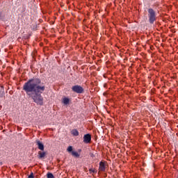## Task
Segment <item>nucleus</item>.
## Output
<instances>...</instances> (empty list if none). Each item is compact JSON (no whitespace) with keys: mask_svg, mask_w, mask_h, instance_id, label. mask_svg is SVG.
Segmentation results:
<instances>
[{"mask_svg":"<svg viewBox=\"0 0 178 178\" xmlns=\"http://www.w3.org/2000/svg\"><path fill=\"white\" fill-rule=\"evenodd\" d=\"M67 152H73V147L69 146L67 149Z\"/></svg>","mask_w":178,"mask_h":178,"instance_id":"12","label":"nucleus"},{"mask_svg":"<svg viewBox=\"0 0 178 178\" xmlns=\"http://www.w3.org/2000/svg\"><path fill=\"white\" fill-rule=\"evenodd\" d=\"M47 178H55V177L54 176V174L51 173V172H48L47 174Z\"/></svg>","mask_w":178,"mask_h":178,"instance_id":"11","label":"nucleus"},{"mask_svg":"<svg viewBox=\"0 0 178 178\" xmlns=\"http://www.w3.org/2000/svg\"><path fill=\"white\" fill-rule=\"evenodd\" d=\"M84 144H90L91 143V134H87L83 136Z\"/></svg>","mask_w":178,"mask_h":178,"instance_id":"4","label":"nucleus"},{"mask_svg":"<svg viewBox=\"0 0 178 178\" xmlns=\"http://www.w3.org/2000/svg\"><path fill=\"white\" fill-rule=\"evenodd\" d=\"M34 177V175H33V173H31L29 176V178H33Z\"/></svg>","mask_w":178,"mask_h":178,"instance_id":"14","label":"nucleus"},{"mask_svg":"<svg viewBox=\"0 0 178 178\" xmlns=\"http://www.w3.org/2000/svg\"><path fill=\"white\" fill-rule=\"evenodd\" d=\"M69 102H70V99L68 97H64L63 99V104H64V105H69Z\"/></svg>","mask_w":178,"mask_h":178,"instance_id":"8","label":"nucleus"},{"mask_svg":"<svg viewBox=\"0 0 178 178\" xmlns=\"http://www.w3.org/2000/svg\"><path fill=\"white\" fill-rule=\"evenodd\" d=\"M46 155H47V153L45 152L39 151L38 158V159H44Z\"/></svg>","mask_w":178,"mask_h":178,"instance_id":"6","label":"nucleus"},{"mask_svg":"<svg viewBox=\"0 0 178 178\" xmlns=\"http://www.w3.org/2000/svg\"><path fill=\"white\" fill-rule=\"evenodd\" d=\"M91 156H94V154H91Z\"/></svg>","mask_w":178,"mask_h":178,"instance_id":"15","label":"nucleus"},{"mask_svg":"<svg viewBox=\"0 0 178 178\" xmlns=\"http://www.w3.org/2000/svg\"><path fill=\"white\" fill-rule=\"evenodd\" d=\"M71 134H72V136L77 137V136H79V131H77V129H72Z\"/></svg>","mask_w":178,"mask_h":178,"instance_id":"9","label":"nucleus"},{"mask_svg":"<svg viewBox=\"0 0 178 178\" xmlns=\"http://www.w3.org/2000/svg\"><path fill=\"white\" fill-rule=\"evenodd\" d=\"M72 90L74 92H76V94H83L84 92V88L83 87L79 86V85H75L72 87Z\"/></svg>","mask_w":178,"mask_h":178,"instance_id":"3","label":"nucleus"},{"mask_svg":"<svg viewBox=\"0 0 178 178\" xmlns=\"http://www.w3.org/2000/svg\"><path fill=\"white\" fill-rule=\"evenodd\" d=\"M26 95L31 98L37 105L42 106L44 105V97L41 94L45 91V85L41 83V79L38 78L31 79L26 82L22 88Z\"/></svg>","mask_w":178,"mask_h":178,"instance_id":"1","label":"nucleus"},{"mask_svg":"<svg viewBox=\"0 0 178 178\" xmlns=\"http://www.w3.org/2000/svg\"><path fill=\"white\" fill-rule=\"evenodd\" d=\"M36 145H38V149H40V151H44V144L41 143V141L37 140H36Z\"/></svg>","mask_w":178,"mask_h":178,"instance_id":"5","label":"nucleus"},{"mask_svg":"<svg viewBox=\"0 0 178 178\" xmlns=\"http://www.w3.org/2000/svg\"><path fill=\"white\" fill-rule=\"evenodd\" d=\"M99 170H101L102 172H105L106 168H105V163L101 161L99 163Z\"/></svg>","mask_w":178,"mask_h":178,"instance_id":"7","label":"nucleus"},{"mask_svg":"<svg viewBox=\"0 0 178 178\" xmlns=\"http://www.w3.org/2000/svg\"><path fill=\"white\" fill-rule=\"evenodd\" d=\"M72 155L74 156V158H80V154L77 152L72 151Z\"/></svg>","mask_w":178,"mask_h":178,"instance_id":"10","label":"nucleus"},{"mask_svg":"<svg viewBox=\"0 0 178 178\" xmlns=\"http://www.w3.org/2000/svg\"><path fill=\"white\" fill-rule=\"evenodd\" d=\"M89 172H90V173H97V171H96L95 170H92V169H90V170H89Z\"/></svg>","mask_w":178,"mask_h":178,"instance_id":"13","label":"nucleus"},{"mask_svg":"<svg viewBox=\"0 0 178 178\" xmlns=\"http://www.w3.org/2000/svg\"><path fill=\"white\" fill-rule=\"evenodd\" d=\"M148 17L150 24H154V22L156 21V15L152 8L148 9Z\"/></svg>","mask_w":178,"mask_h":178,"instance_id":"2","label":"nucleus"}]
</instances>
